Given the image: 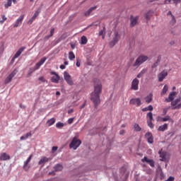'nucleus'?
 Returning a JSON list of instances; mask_svg holds the SVG:
<instances>
[{"label": "nucleus", "mask_w": 181, "mask_h": 181, "mask_svg": "<svg viewBox=\"0 0 181 181\" xmlns=\"http://www.w3.org/2000/svg\"><path fill=\"white\" fill-rule=\"evenodd\" d=\"M93 82L94 90L90 94V100L93 101L95 108L97 109L98 106L100 104V95L102 93L103 85L98 78H93Z\"/></svg>", "instance_id": "nucleus-1"}, {"label": "nucleus", "mask_w": 181, "mask_h": 181, "mask_svg": "<svg viewBox=\"0 0 181 181\" xmlns=\"http://www.w3.org/2000/svg\"><path fill=\"white\" fill-rule=\"evenodd\" d=\"M177 95L176 92H172L170 93L168 98H166L165 100V103H171L172 107H177L179 105V103L181 101V96L177 98L175 100V97Z\"/></svg>", "instance_id": "nucleus-2"}, {"label": "nucleus", "mask_w": 181, "mask_h": 181, "mask_svg": "<svg viewBox=\"0 0 181 181\" xmlns=\"http://www.w3.org/2000/svg\"><path fill=\"white\" fill-rule=\"evenodd\" d=\"M148 57L146 55L141 54L140 55L136 60L135 63L133 64L134 67H139V66H141L143 63H145V62H147Z\"/></svg>", "instance_id": "nucleus-3"}, {"label": "nucleus", "mask_w": 181, "mask_h": 181, "mask_svg": "<svg viewBox=\"0 0 181 181\" xmlns=\"http://www.w3.org/2000/svg\"><path fill=\"white\" fill-rule=\"evenodd\" d=\"M81 144V141L78 139L76 136H74L71 143L69 144V148L76 150Z\"/></svg>", "instance_id": "nucleus-4"}, {"label": "nucleus", "mask_w": 181, "mask_h": 181, "mask_svg": "<svg viewBox=\"0 0 181 181\" xmlns=\"http://www.w3.org/2000/svg\"><path fill=\"white\" fill-rule=\"evenodd\" d=\"M121 35L118 33L117 31H115L114 33L113 40L110 42V47H114L119 40Z\"/></svg>", "instance_id": "nucleus-5"}, {"label": "nucleus", "mask_w": 181, "mask_h": 181, "mask_svg": "<svg viewBox=\"0 0 181 181\" xmlns=\"http://www.w3.org/2000/svg\"><path fill=\"white\" fill-rule=\"evenodd\" d=\"M64 78L69 86H74V81L68 72L65 71L64 73Z\"/></svg>", "instance_id": "nucleus-6"}, {"label": "nucleus", "mask_w": 181, "mask_h": 181, "mask_svg": "<svg viewBox=\"0 0 181 181\" xmlns=\"http://www.w3.org/2000/svg\"><path fill=\"white\" fill-rule=\"evenodd\" d=\"M139 80L137 78H135L132 82V90H134V91H137L139 90Z\"/></svg>", "instance_id": "nucleus-7"}, {"label": "nucleus", "mask_w": 181, "mask_h": 181, "mask_svg": "<svg viewBox=\"0 0 181 181\" xmlns=\"http://www.w3.org/2000/svg\"><path fill=\"white\" fill-rule=\"evenodd\" d=\"M167 15L169 17L170 25H172V26L174 25L176 23V22H177L175 16H173V14L172 13L171 11H168Z\"/></svg>", "instance_id": "nucleus-8"}, {"label": "nucleus", "mask_w": 181, "mask_h": 181, "mask_svg": "<svg viewBox=\"0 0 181 181\" xmlns=\"http://www.w3.org/2000/svg\"><path fill=\"white\" fill-rule=\"evenodd\" d=\"M50 74L52 76H54L51 78L52 83H59V81L60 80V76L56 72H54V71H52L50 73Z\"/></svg>", "instance_id": "nucleus-9"}, {"label": "nucleus", "mask_w": 181, "mask_h": 181, "mask_svg": "<svg viewBox=\"0 0 181 181\" xmlns=\"http://www.w3.org/2000/svg\"><path fill=\"white\" fill-rule=\"evenodd\" d=\"M16 70L13 71L5 79L4 84H8V83H11L12 78L16 76Z\"/></svg>", "instance_id": "nucleus-10"}, {"label": "nucleus", "mask_w": 181, "mask_h": 181, "mask_svg": "<svg viewBox=\"0 0 181 181\" xmlns=\"http://www.w3.org/2000/svg\"><path fill=\"white\" fill-rule=\"evenodd\" d=\"M130 105H136L137 107H140L141 105V100L139 98H132L130 100Z\"/></svg>", "instance_id": "nucleus-11"}, {"label": "nucleus", "mask_w": 181, "mask_h": 181, "mask_svg": "<svg viewBox=\"0 0 181 181\" xmlns=\"http://www.w3.org/2000/svg\"><path fill=\"white\" fill-rule=\"evenodd\" d=\"M142 162L144 163H147L150 165V166L151 168H154L155 167V162L153 159H149L146 156H145L143 159H142Z\"/></svg>", "instance_id": "nucleus-12"}, {"label": "nucleus", "mask_w": 181, "mask_h": 181, "mask_svg": "<svg viewBox=\"0 0 181 181\" xmlns=\"http://www.w3.org/2000/svg\"><path fill=\"white\" fill-rule=\"evenodd\" d=\"M168 76V72L165 71H162L161 73H160L158 75V81H160V83H161V81H163L164 78H165V77H167Z\"/></svg>", "instance_id": "nucleus-13"}, {"label": "nucleus", "mask_w": 181, "mask_h": 181, "mask_svg": "<svg viewBox=\"0 0 181 181\" xmlns=\"http://www.w3.org/2000/svg\"><path fill=\"white\" fill-rule=\"evenodd\" d=\"M10 160V156L6 153H0V160L1 161H6Z\"/></svg>", "instance_id": "nucleus-14"}, {"label": "nucleus", "mask_w": 181, "mask_h": 181, "mask_svg": "<svg viewBox=\"0 0 181 181\" xmlns=\"http://www.w3.org/2000/svg\"><path fill=\"white\" fill-rule=\"evenodd\" d=\"M145 137L147 139L148 144H152L153 143V136L151 132H148L145 134Z\"/></svg>", "instance_id": "nucleus-15"}, {"label": "nucleus", "mask_w": 181, "mask_h": 181, "mask_svg": "<svg viewBox=\"0 0 181 181\" xmlns=\"http://www.w3.org/2000/svg\"><path fill=\"white\" fill-rule=\"evenodd\" d=\"M23 18H24V15L20 16V17L15 22L13 27L17 28V27L20 26L22 24V21H23Z\"/></svg>", "instance_id": "nucleus-16"}, {"label": "nucleus", "mask_w": 181, "mask_h": 181, "mask_svg": "<svg viewBox=\"0 0 181 181\" xmlns=\"http://www.w3.org/2000/svg\"><path fill=\"white\" fill-rule=\"evenodd\" d=\"M139 18V16H136V17H134L132 16H131V18H130V20H131L130 26L131 27H134L138 23Z\"/></svg>", "instance_id": "nucleus-17"}, {"label": "nucleus", "mask_w": 181, "mask_h": 181, "mask_svg": "<svg viewBox=\"0 0 181 181\" xmlns=\"http://www.w3.org/2000/svg\"><path fill=\"white\" fill-rule=\"evenodd\" d=\"M47 58L46 57H43L40 59V61L39 62H37L36 64V65L35 66L34 69L35 70H38L40 67V66H42V64H43L45 63V62H46Z\"/></svg>", "instance_id": "nucleus-18"}, {"label": "nucleus", "mask_w": 181, "mask_h": 181, "mask_svg": "<svg viewBox=\"0 0 181 181\" xmlns=\"http://www.w3.org/2000/svg\"><path fill=\"white\" fill-rule=\"evenodd\" d=\"M25 49V47H21L17 52L15 54V55L13 56L12 60H15V59H18V57L21 55V54L23 52V50Z\"/></svg>", "instance_id": "nucleus-19"}, {"label": "nucleus", "mask_w": 181, "mask_h": 181, "mask_svg": "<svg viewBox=\"0 0 181 181\" xmlns=\"http://www.w3.org/2000/svg\"><path fill=\"white\" fill-rule=\"evenodd\" d=\"M40 12V10H37L35 14L33 15V16L31 18V19L29 20V21L28 22V24H32V23L35 21V19L38 16L39 13Z\"/></svg>", "instance_id": "nucleus-20"}, {"label": "nucleus", "mask_w": 181, "mask_h": 181, "mask_svg": "<svg viewBox=\"0 0 181 181\" xmlns=\"http://www.w3.org/2000/svg\"><path fill=\"white\" fill-rule=\"evenodd\" d=\"M160 161H165L166 160V156L167 153L165 151H163L162 150L159 151Z\"/></svg>", "instance_id": "nucleus-21"}, {"label": "nucleus", "mask_w": 181, "mask_h": 181, "mask_svg": "<svg viewBox=\"0 0 181 181\" xmlns=\"http://www.w3.org/2000/svg\"><path fill=\"white\" fill-rule=\"evenodd\" d=\"M168 124L165 123L163 125L160 126L158 129V131L164 132L165 131H166L168 129Z\"/></svg>", "instance_id": "nucleus-22"}, {"label": "nucleus", "mask_w": 181, "mask_h": 181, "mask_svg": "<svg viewBox=\"0 0 181 181\" xmlns=\"http://www.w3.org/2000/svg\"><path fill=\"white\" fill-rule=\"evenodd\" d=\"M33 157V155H30L28 158L24 162V164H23V168L25 170H28V164L30 163V161L31 160V158Z\"/></svg>", "instance_id": "nucleus-23"}, {"label": "nucleus", "mask_w": 181, "mask_h": 181, "mask_svg": "<svg viewBox=\"0 0 181 181\" xmlns=\"http://www.w3.org/2000/svg\"><path fill=\"white\" fill-rule=\"evenodd\" d=\"M145 100L147 104H150V103H151V101H153V94L150 93L148 95H147L145 98Z\"/></svg>", "instance_id": "nucleus-24"}, {"label": "nucleus", "mask_w": 181, "mask_h": 181, "mask_svg": "<svg viewBox=\"0 0 181 181\" xmlns=\"http://www.w3.org/2000/svg\"><path fill=\"white\" fill-rule=\"evenodd\" d=\"M12 1L16 4V0H7V2L6 4H4V6L6 8H8L9 6H11Z\"/></svg>", "instance_id": "nucleus-25"}, {"label": "nucleus", "mask_w": 181, "mask_h": 181, "mask_svg": "<svg viewBox=\"0 0 181 181\" xmlns=\"http://www.w3.org/2000/svg\"><path fill=\"white\" fill-rule=\"evenodd\" d=\"M56 120L55 118H51L47 122V124H48V127H51L54 124Z\"/></svg>", "instance_id": "nucleus-26"}, {"label": "nucleus", "mask_w": 181, "mask_h": 181, "mask_svg": "<svg viewBox=\"0 0 181 181\" xmlns=\"http://www.w3.org/2000/svg\"><path fill=\"white\" fill-rule=\"evenodd\" d=\"M153 105H150L146 107H144L142 109V112H148V111H153Z\"/></svg>", "instance_id": "nucleus-27"}, {"label": "nucleus", "mask_w": 181, "mask_h": 181, "mask_svg": "<svg viewBox=\"0 0 181 181\" xmlns=\"http://www.w3.org/2000/svg\"><path fill=\"white\" fill-rule=\"evenodd\" d=\"M97 7L96 6H94V7H91L90 8H89L86 12H85L84 15L86 16H89L90 13L95 10Z\"/></svg>", "instance_id": "nucleus-28"}, {"label": "nucleus", "mask_w": 181, "mask_h": 181, "mask_svg": "<svg viewBox=\"0 0 181 181\" xmlns=\"http://www.w3.org/2000/svg\"><path fill=\"white\" fill-rule=\"evenodd\" d=\"M88 42V39L86 36H82L81 38V45H86Z\"/></svg>", "instance_id": "nucleus-29"}, {"label": "nucleus", "mask_w": 181, "mask_h": 181, "mask_svg": "<svg viewBox=\"0 0 181 181\" xmlns=\"http://www.w3.org/2000/svg\"><path fill=\"white\" fill-rule=\"evenodd\" d=\"M134 131L136 132H140L141 131V128L140 127L139 124H136V123L134 124Z\"/></svg>", "instance_id": "nucleus-30"}, {"label": "nucleus", "mask_w": 181, "mask_h": 181, "mask_svg": "<svg viewBox=\"0 0 181 181\" xmlns=\"http://www.w3.org/2000/svg\"><path fill=\"white\" fill-rule=\"evenodd\" d=\"M54 170L56 172L62 171L63 170V166L60 164H57L54 166Z\"/></svg>", "instance_id": "nucleus-31"}, {"label": "nucleus", "mask_w": 181, "mask_h": 181, "mask_svg": "<svg viewBox=\"0 0 181 181\" xmlns=\"http://www.w3.org/2000/svg\"><path fill=\"white\" fill-rule=\"evenodd\" d=\"M147 70L146 69H143L141 71V72L139 74H138L137 75V78H141V77H143L144 74H145V73H146Z\"/></svg>", "instance_id": "nucleus-32"}, {"label": "nucleus", "mask_w": 181, "mask_h": 181, "mask_svg": "<svg viewBox=\"0 0 181 181\" xmlns=\"http://www.w3.org/2000/svg\"><path fill=\"white\" fill-rule=\"evenodd\" d=\"M167 91H168V86L167 85H165V86L163 88V90L161 92V95H165L166 94Z\"/></svg>", "instance_id": "nucleus-33"}, {"label": "nucleus", "mask_w": 181, "mask_h": 181, "mask_svg": "<svg viewBox=\"0 0 181 181\" xmlns=\"http://www.w3.org/2000/svg\"><path fill=\"white\" fill-rule=\"evenodd\" d=\"M161 121H162L163 122H168V121H171V122H173V120L171 119L170 117L168 116V115H167L165 117L161 118Z\"/></svg>", "instance_id": "nucleus-34"}, {"label": "nucleus", "mask_w": 181, "mask_h": 181, "mask_svg": "<svg viewBox=\"0 0 181 181\" xmlns=\"http://www.w3.org/2000/svg\"><path fill=\"white\" fill-rule=\"evenodd\" d=\"M47 161H48V158L46 157H44L43 158L40 159V160L39 161V165L45 164Z\"/></svg>", "instance_id": "nucleus-35"}, {"label": "nucleus", "mask_w": 181, "mask_h": 181, "mask_svg": "<svg viewBox=\"0 0 181 181\" xmlns=\"http://www.w3.org/2000/svg\"><path fill=\"white\" fill-rule=\"evenodd\" d=\"M64 127V124L61 122H59L56 124V127L57 129H62L63 127Z\"/></svg>", "instance_id": "nucleus-36"}, {"label": "nucleus", "mask_w": 181, "mask_h": 181, "mask_svg": "<svg viewBox=\"0 0 181 181\" xmlns=\"http://www.w3.org/2000/svg\"><path fill=\"white\" fill-rule=\"evenodd\" d=\"M75 54L73 52H69V60H74V59H75Z\"/></svg>", "instance_id": "nucleus-37"}, {"label": "nucleus", "mask_w": 181, "mask_h": 181, "mask_svg": "<svg viewBox=\"0 0 181 181\" xmlns=\"http://www.w3.org/2000/svg\"><path fill=\"white\" fill-rule=\"evenodd\" d=\"M147 118H149V121H151V122L154 121L153 117V113L151 112H150L147 114Z\"/></svg>", "instance_id": "nucleus-38"}, {"label": "nucleus", "mask_w": 181, "mask_h": 181, "mask_svg": "<svg viewBox=\"0 0 181 181\" xmlns=\"http://www.w3.org/2000/svg\"><path fill=\"white\" fill-rule=\"evenodd\" d=\"M153 12L152 11H149L147 13L145 14V18L148 21L150 20L151 16H152Z\"/></svg>", "instance_id": "nucleus-39"}, {"label": "nucleus", "mask_w": 181, "mask_h": 181, "mask_svg": "<svg viewBox=\"0 0 181 181\" xmlns=\"http://www.w3.org/2000/svg\"><path fill=\"white\" fill-rule=\"evenodd\" d=\"M54 33V28H52L51 30H50V35L47 36V39H49V37H51Z\"/></svg>", "instance_id": "nucleus-40"}, {"label": "nucleus", "mask_w": 181, "mask_h": 181, "mask_svg": "<svg viewBox=\"0 0 181 181\" xmlns=\"http://www.w3.org/2000/svg\"><path fill=\"white\" fill-rule=\"evenodd\" d=\"M39 81H41L42 83H47V81L45 80V77L44 76H40L39 78H38Z\"/></svg>", "instance_id": "nucleus-41"}, {"label": "nucleus", "mask_w": 181, "mask_h": 181, "mask_svg": "<svg viewBox=\"0 0 181 181\" xmlns=\"http://www.w3.org/2000/svg\"><path fill=\"white\" fill-rule=\"evenodd\" d=\"M180 94H181V89H180ZM173 109L174 110H180V109H181V102L177 106H175Z\"/></svg>", "instance_id": "nucleus-42"}, {"label": "nucleus", "mask_w": 181, "mask_h": 181, "mask_svg": "<svg viewBox=\"0 0 181 181\" xmlns=\"http://www.w3.org/2000/svg\"><path fill=\"white\" fill-rule=\"evenodd\" d=\"M148 126L151 129H153V127H154V125H153V124L152 123V121H148Z\"/></svg>", "instance_id": "nucleus-43"}, {"label": "nucleus", "mask_w": 181, "mask_h": 181, "mask_svg": "<svg viewBox=\"0 0 181 181\" xmlns=\"http://www.w3.org/2000/svg\"><path fill=\"white\" fill-rule=\"evenodd\" d=\"M6 19H7V18L4 15H3L2 16V20L0 21V23L3 24L4 23V21H6Z\"/></svg>", "instance_id": "nucleus-44"}, {"label": "nucleus", "mask_w": 181, "mask_h": 181, "mask_svg": "<svg viewBox=\"0 0 181 181\" xmlns=\"http://www.w3.org/2000/svg\"><path fill=\"white\" fill-rule=\"evenodd\" d=\"M24 136L25 137L26 139H28L29 137H31L32 136L31 132H28Z\"/></svg>", "instance_id": "nucleus-45"}, {"label": "nucleus", "mask_w": 181, "mask_h": 181, "mask_svg": "<svg viewBox=\"0 0 181 181\" xmlns=\"http://www.w3.org/2000/svg\"><path fill=\"white\" fill-rule=\"evenodd\" d=\"M74 118H69L68 120V124L70 125L72 124V123L74 122Z\"/></svg>", "instance_id": "nucleus-46"}, {"label": "nucleus", "mask_w": 181, "mask_h": 181, "mask_svg": "<svg viewBox=\"0 0 181 181\" xmlns=\"http://www.w3.org/2000/svg\"><path fill=\"white\" fill-rule=\"evenodd\" d=\"M173 3L176 5L181 3V0H173Z\"/></svg>", "instance_id": "nucleus-47"}, {"label": "nucleus", "mask_w": 181, "mask_h": 181, "mask_svg": "<svg viewBox=\"0 0 181 181\" xmlns=\"http://www.w3.org/2000/svg\"><path fill=\"white\" fill-rule=\"evenodd\" d=\"M175 180V177L170 176L168 180H166L165 181H174Z\"/></svg>", "instance_id": "nucleus-48"}, {"label": "nucleus", "mask_w": 181, "mask_h": 181, "mask_svg": "<svg viewBox=\"0 0 181 181\" xmlns=\"http://www.w3.org/2000/svg\"><path fill=\"white\" fill-rule=\"evenodd\" d=\"M33 71H35V68H34V69H30L29 72H28L29 76H31V74H32V73H33Z\"/></svg>", "instance_id": "nucleus-49"}, {"label": "nucleus", "mask_w": 181, "mask_h": 181, "mask_svg": "<svg viewBox=\"0 0 181 181\" xmlns=\"http://www.w3.org/2000/svg\"><path fill=\"white\" fill-rule=\"evenodd\" d=\"M104 34H105V32L103 30H100L99 33V35H102L103 39H104Z\"/></svg>", "instance_id": "nucleus-50"}, {"label": "nucleus", "mask_w": 181, "mask_h": 181, "mask_svg": "<svg viewBox=\"0 0 181 181\" xmlns=\"http://www.w3.org/2000/svg\"><path fill=\"white\" fill-rule=\"evenodd\" d=\"M171 1H173V0H165V4H169L171 3Z\"/></svg>", "instance_id": "nucleus-51"}, {"label": "nucleus", "mask_w": 181, "mask_h": 181, "mask_svg": "<svg viewBox=\"0 0 181 181\" xmlns=\"http://www.w3.org/2000/svg\"><path fill=\"white\" fill-rule=\"evenodd\" d=\"M57 149H58L57 146H53V147H52V152L57 151Z\"/></svg>", "instance_id": "nucleus-52"}, {"label": "nucleus", "mask_w": 181, "mask_h": 181, "mask_svg": "<svg viewBox=\"0 0 181 181\" xmlns=\"http://www.w3.org/2000/svg\"><path fill=\"white\" fill-rule=\"evenodd\" d=\"M74 112V109H71V110H68V114L69 115H71V114H72Z\"/></svg>", "instance_id": "nucleus-53"}, {"label": "nucleus", "mask_w": 181, "mask_h": 181, "mask_svg": "<svg viewBox=\"0 0 181 181\" xmlns=\"http://www.w3.org/2000/svg\"><path fill=\"white\" fill-rule=\"evenodd\" d=\"M60 69H61L62 70H64V69H66L65 65L62 64V65L60 66Z\"/></svg>", "instance_id": "nucleus-54"}, {"label": "nucleus", "mask_w": 181, "mask_h": 181, "mask_svg": "<svg viewBox=\"0 0 181 181\" xmlns=\"http://www.w3.org/2000/svg\"><path fill=\"white\" fill-rule=\"evenodd\" d=\"M124 134H125L124 130H121V131L119 132V134H120V135H124Z\"/></svg>", "instance_id": "nucleus-55"}, {"label": "nucleus", "mask_w": 181, "mask_h": 181, "mask_svg": "<svg viewBox=\"0 0 181 181\" xmlns=\"http://www.w3.org/2000/svg\"><path fill=\"white\" fill-rule=\"evenodd\" d=\"M76 66H77V67H80V66H81L80 62L78 60H77V62H76Z\"/></svg>", "instance_id": "nucleus-56"}, {"label": "nucleus", "mask_w": 181, "mask_h": 181, "mask_svg": "<svg viewBox=\"0 0 181 181\" xmlns=\"http://www.w3.org/2000/svg\"><path fill=\"white\" fill-rule=\"evenodd\" d=\"M24 140H26L25 136H21V141H24Z\"/></svg>", "instance_id": "nucleus-57"}, {"label": "nucleus", "mask_w": 181, "mask_h": 181, "mask_svg": "<svg viewBox=\"0 0 181 181\" xmlns=\"http://www.w3.org/2000/svg\"><path fill=\"white\" fill-rule=\"evenodd\" d=\"M85 107V103L80 106V109L82 110Z\"/></svg>", "instance_id": "nucleus-58"}, {"label": "nucleus", "mask_w": 181, "mask_h": 181, "mask_svg": "<svg viewBox=\"0 0 181 181\" xmlns=\"http://www.w3.org/2000/svg\"><path fill=\"white\" fill-rule=\"evenodd\" d=\"M160 60H161V57L160 56V57H158L157 62H160Z\"/></svg>", "instance_id": "nucleus-59"}, {"label": "nucleus", "mask_w": 181, "mask_h": 181, "mask_svg": "<svg viewBox=\"0 0 181 181\" xmlns=\"http://www.w3.org/2000/svg\"><path fill=\"white\" fill-rule=\"evenodd\" d=\"M56 95H60V92L59 91H57L56 92Z\"/></svg>", "instance_id": "nucleus-60"}, {"label": "nucleus", "mask_w": 181, "mask_h": 181, "mask_svg": "<svg viewBox=\"0 0 181 181\" xmlns=\"http://www.w3.org/2000/svg\"><path fill=\"white\" fill-rule=\"evenodd\" d=\"M64 64L65 66H68V64H69L68 62H66V61H65Z\"/></svg>", "instance_id": "nucleus-61"}, {"label": "nucleus", "mask_w": 181, "mask_h": 181, "mask_svg": "<svg viewBox=\"0 0 181 181\" xmlns=\"http://www.w3.org/2000/svg\"><path fill=\"white\" fill-rule=\"evenodd\" d=\"M163 114L165 115L167 114V110H163Z\"/></svg>", "instance_id": "nucleus-62"}, {"label": "nucleus", "mask_w": 181, "mask_h": 181, "mask_svg": "<svg viewBox=\"0 0 181 181\" xmlns=\"http://www.w3.org/2000/svg\"><path fill=\"white\" fill-rule=\"evenodd\" d=\"M122 128H125V127H126V124H122Z\"/></svg>", "instance_id": "nucleus-63"}, {"label": "nucleus", "mask_w": 181, "mask_h": 181, "mask_svg": "<svg viewBox=\"0 0 181 181\" xmlns=\"http://www.w3.org/2000/svg\"><path fill=\"white\" fill-rule=\"evenodd\" d=\"M154 1H157V0H150V2H153Z\"/></svg>", "instance_id": "nucleus-64"}]
</instances>
